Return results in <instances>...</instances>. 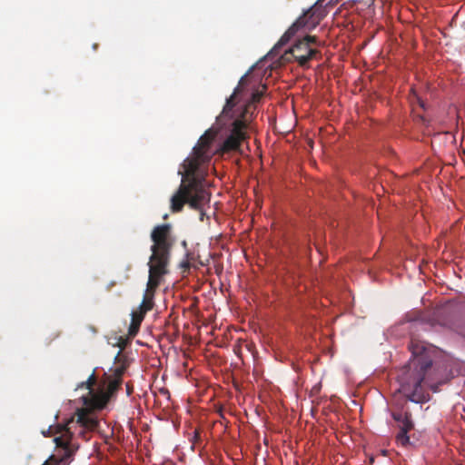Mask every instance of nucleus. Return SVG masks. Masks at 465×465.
Instances as JSON below:
<instances>
[{
    "label": "nucleus",
    "instance_id": "nucleus-1",
    "mask_svg": "<svg viewBox=\"0 0 465 465\" xmlns=\"http://www.w3.org/2000/svg\"><path fill=\"white\" fill-rule=\"evenodd\" d=\"M265 86L253 89L252 76H243L233 94L227 100L215 125L200 138L193 153L183 163L182 183L178 191L171 198L173 212H180L185 203L201 212L210 202V193L206 190L203 165L217 153L237 151L248 138V131L253 119L254 104L262 95Z\"/></svg>",
    "mask_w": 465,
    "mask_h": 465
},
{
    "label": "nucleus",
    "instance_id": "nucleus-2",
    "mask_svg": "<svg viewBox=\"0 0 465 465\" xmlns=\"http://www.w3.org/2000/svg\"><path fill=\"white\" fill-rule=\"evenodd\" d=\"M124 371V366L115 367L111 373L106 374L105 383L107 391L104 388L94 390L92 388L95 379L91 375L81 388H85L87 393L82 395L81 399L84 407L76 411L77 419L70 420L64 426H58L54 432V442L56 445L55 453L53 454L43 465H67L68 459L78 449V443L75 442V436L85 437V432L95 430L99 421L97 417L91 412L93 410L102 409L105 406L110 394H112L119 386L122 376Z\"/></svg>",
    "mask_w": 465,
    "mask_h": 465
},
{
    "label": "nucleus",
    "instance_id": "nucleus-3",
    "mask_svg": "<svg viewBox=\"0 0 465 465\" xmlns=\"http://www.w3.org/2000/svg\"><path fill=\"white\" fill-rule=\"evenodd\" d=\"M319 23V15L310 10L299 17L281 39L283 44L294 36L299 37L289 52L301 65H304L316 54V46L319 45L316 37L305 34L315 28Z\"/></svg>",
    "mask_w": 465,
    "mask_h": 465
},
{
    "label": "nucleus",
    "instance_id": "nucleus-4",
    "mask_svg": "<svg viewBox=\"0 0 465 465\" xmlns=\"http://www.w3.org/2000/svg\"><path fill=\"white\" fill-rule=\"evenodd\" d=\"M151 238L153 245L151 247L152 255L148 263V290L156 289L161 283L163 276L167 273L169 252L173 244L170 225L156 226L151 233Z\"/></svg>",
    "mask_w": 465,
    "mask_h": 465
},
{
    "label": "nucleus",
    "instance_id": "nucleus-5",
    "mask_svg": "<svg viewBox=\"0 0 465 465\" xmlns=\"http://www.w3.org/2000/svg\"><path fill=\"white\" fill-rule=\"evenodd\" d=\"M413 358L406 371L400 379V392H402L410 401L419 402L423 398L419 391L424 379L425 371L431 366V361L427 357L423 347L412 346Z\"/></svg>",
    "mask_w": 465,
    "mask_h": 465
},
{
    "label": "nucleus",
    "instance_id": "nucleus-6",
    "mask_svg": "<svg viewBox=\"0 0 465 465\" xmlns=\"http://www.w3.org/2000/svg\"><path fill=\"white\" fill-rule=\"evenodd\" d=\"M155 289H146L143 302L136 311L132 312V321L129 327V335L134 337L139 331L140 325L144 318L145 313L153 307V292Z\"/></svg>",
    "mask_w": 465,
    "mask_h": 465
},
{
    "label": "nucleus",
    "instance_id": "nucleus-7",
    "mask_svg": "<svg viewBox=\"0 0 465 465\" xmlns=\"http://www.w3.org/2000/svg\"><path fill=\"white\" fill-rule=\"evenodd\" d=\"M393 418L397 421H399V423H400L399 426H400L401 430L410 431L412 429L413 424H412V421L411 420V418L408 414H405V415L393 414Z\"/></svg>",
    "mask_w": 465,
    "mask_h": 465
},
{
    "label": "nucleus",
    "instance_id": "nucleus-8",
    "mask_svg": "<svg viewBox=\"0 0 465 465\" xmlns=\"http://www.w3.org/2000/svg\"><path fill=\"white\" fill-rule=\"evenodd\" d=\"M409 431L401 430L397 435V442L402 446H405L409 443V436L407 435Z\"/></svg>",
    "mask_w": 465,
    "mask_h": 465
},
{
    "label": "nucleus",
    "instance_id": "nucleus-9",
    "mask_svg": "<svg viewBox=\"0 0 465 465\" xmlns=\"http://www.w3.org/2000/svg\"><path fill=\"white\" fill-rule=\"evenodd\" d=\"M412 95L414 98L417 99V102L419 103L420 106V107H424V104L423 102L417 96L416 93L414 91H412Z\"/></svg>",
    "mask_w": 465,
    "mask_h": 465
}]
</instances>
